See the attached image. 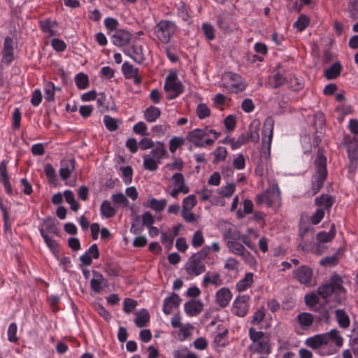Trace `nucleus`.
<instances>
[{
    "label": "nucleus",
    "instance_id": "4468645a",
    "mask_svg": "<svg viewBox=\"0 0 358 358\" xmlns=\"http://www.w3.org/2000/svg\"><path fill=\"white\" fill-rule=\"evenodd\" d=\"M181 302V299L178 294L172 293V294L164 300L163 312L166 315L171 313L173 308H178Z\"/></svg>",
    "mask_w": 358,
    "mask_h": 358
},
{
    "label": "nucleus",
    "instance_id": "774afa93",
    "mask_svg": "<svg viewBox=\"0 0 358 358\" xmlns=\"http://www.w3.org/2000/svg\"><path fill=\"white\" fill-rule=\"evenodd\" d=\"M202 29L204 35L208 40H213L215 38V30L213 27L208 23H204L202 25Z\"/></svg>",
    "mask_w": 358,
    "mask_h": 358
},
{
    "label": "nucleus",
    "instance_id": "a211bd4d",
    "mask_svg": "<svg viewBox=\"0 0 358 358\" xmlns=\"http://www.w3.org/2000/svg\"><path fill=\"white\" fill-rule=\"evenodd\" d=\"M227 245L231 252L241 255L245 259L248 258L252 259V256L250 255V252L244 248L241 243L237 242V241H228Z\"/></svg>",
    "mask_w": 358,
    "mask_h": 358
},
{
    "label": "nucleus",
    "instance_id": "412c9836",
    "mask_svg": "<svg viewBox=\"0 0 358 358\" xmlns=\"http://www.w3.org/2000/svg\"><path fill=\"white\" fill-rule=\"evenodd\" d=\"M222 283V280L218 273H211L210 272H208L202 281L203 286L205 287H207L209 284L220 286Z\"/></svg>",
    "mask_w": 358,
    "mask_h": 358
},
{
    "label": "nucleus",
    "instance_id": "2f4dec72",
    "mask_svg": "<svg viewBox=\"0 0 358 358\" xmlns=\"http://www.w3.org/2000/svg\"><path fill=\"white\" fill-rule=\"evenodd\" d=\"M206 131L207 128H206L205 129H195L187 134V140L189 141V142L202 140L205 136L208 135Z\"/></svg>",
    "mask_w": 358,
    "mask_h": 358
},
{
    "label": "nucleus",
    "instance_id": "cd10ccee",
    "mask_svg": "<svg viewBox=\"0 0 358 358\" xmlns=\"http://www.w3.org/2000/svg\"><path fill=\"white\" fill-rule=\"evenodd\" d=\"M161 115V110L159 108L150 106L147 108L144 112V117L148 122L156 121Z\"/></svg>",
    "mask_w": 358,
    "mask_h": 358
},
{
    "label": "nucleus",
    "instance_id": "c03bdc74",
    "mask_svg": "<svg viewBox=\"0 0 358 358\" xmlns=\"http://www.w3.org/2000/svg\"><path fill=\"white\" fill-rule=\"evenodd\" d=\"M118 120L110 117V115H105L103 117V123L105 127L110 131H116L118 129Z\"/></svg>",
    "mask_w": 358,
    "mask_h": 358
},
{
    "label": "nucleus",
    "instance_id": "aec40b11",
    "mask_svg": "<svg viewBox=\"0 0 358 358\" xmlns=\"http://www.w3.org/2000/svg\"><path fill=\"white\" fill-rule=\"evenodd\" d=\"M249 350L251 352L257 354L268 355L271 352L268 340L265 339L252 343L249 346Z\"/></svg>",
    "mask_w": 358,
    "mask_h": 358
},
{
    "label": "nucleus",
    "instance_id": "09e8293b",
    "mask_svg": "<svg viewBox=\"0 0 358 358\" xmlns=\"http://www.w3.org/2000/svg\"><path fill=\"white\" fill-rule=\"evenodd\" d=\"M309 24V18L304 15L299 17L298 20L294 23V27L299 31H302L304 30Z\"/></svg>",
    "mask_w": 358,
    "mask_h": 358
},
{
    "label": "nucleus",
    "instance_id": "e2e57ef3",
    "mask_svg": "<svg viewBox=\"0 0 358 358\" xmlns=\"http://www.w3.org/2000/svg\"><path fill=\"white\" fill-rule=\"evenodd\" d=\"M196 114L200 119H204L210 115V109L206 104L200 103L196 108Z\"/></svg>",
    "mask_w": 358,
    "mask_h": 358
},
{
    "label": "nucleus",
    "instance_id": "473e14b6",
    "mask_svg": "<svg viewBox=\"0 0 358 358\" xmlns=\"http://www.w3.org/2000/svg\"><path fill=\"white\" fill-rule=\"evenodd\" d=\"M252 282L253 274L252 273H248L245 274L244 278L238 282L236 288L238 291H244L252 285Z\"/></svg>",
    "mask_w": 358,
    "mask_h": 358
},
{
    "label": "nucleus",
    "instance_id": "7ed1b4c3",
    "mask_svg": "<svg viewBox=\"0 0 358 358\" xmlns=\"http://www.w3.org/2000/svg\"><path fill=\"white\" fill-rule=\"evenodd\" d=\"M210 252V247L205 246L199 252L193 254L185 265L187 273L192 276H198L204 273L206 269L203 262Z\"/></svg>",
    "mask_w": 358,
    "mask_h": 358
},
{
    "label": "nucleus",
    "instance_id": "b1692460",
    "mask_svg": "<svg viewBox=\"0 0 358 358\" xmlns=\"http://www.w3.org/2000/svg\"><path fill=\"white\" fill-rule=\"evenodd\" d=\"M342 70V66L340 62H336L329 69L324 70V76L327 80H333L338 77Z\"/></svg>",
    "mask_w": 358,
    "mask_h": 358
},
{
    "label": "nucleus",
    "instance_id": "dca6fc26",
    "mask_svg": "<svg viewBox=\"0 0 358 358\" xmlns=\"http://www.w3.org/2000/svg\"><path fill=\"white\" fill-rule=\"evenodd\" d=\"M184 309L187 315L196 316L203 310V304L200 301L192 299L185 303Z\"/></svg>",
    "mask_w": 358,
    "mask_h": 358
},
{
    "label": "nucleus",
    "instance_id": "603ef678",
    "mask_svg": "<svg viewBox=\"0 0 358 358\" xmlns=\"http://www.w3.org/2000/svg\"><path fill=\"white\" fill-rule=\"evenodd\" d=\"M338 263L336 254L332 256L326 257L320 261V264L323 266L331 267L336 266Z\"/></svg>",
    "mask_w": 358,
    "mask_h": 358
},
{
    "label": "nucleus",
    "instance_id": "49530a36",
    "mask_svg": "<svg viewBox=\"0 0 358 358\" xmlns=\"http://www.w3.org/2000/svg\"><path fill=\"white\" fill-rule=\"evenodd\" d=\"M55 86L52 82H48L46 83L45 87V99L48 102H52L55 100Z\"/></svg>",
    "mask_w": 358,
    "mask_h": 358
},
{
    "label": "nucleus",
    "instance_id": "6e6d98bb",
    "mask_svg": "<svg viewBox=\"0 0 358 358\" xmlns=\"http://www.w3.org/2000/svg\"><path fill=\"white\" fill-rule=\"evenodd\" d=\"M306 305L309 306L310 309H315L316 305L319 303V298L315 294H306L304 298Z\"/></svg>",
    "mask_w": 358,
    "mask_h": 358
},
{
    "label": "nucleus",
    "instance_id": "2eb2a0df",
    "mask_svg": "<svg viewBox=\"0 0 358 358\" xmlns=\"http://www.w3.org/2000/svg\"><path fill=\"white\" fill-rule=\"evenodd\" d=\"M13 44V40L11 37L6 36L5 38L3 48V59L7 64H10L14 59Z\"/></svg>",
    "mask_w": 358,
    "mask_h": 358
},
{
    "label": "nucleus",
    "instance_id": "c9c22d12",
    "mask_svg": "<svg viewBox=\"0 0 358 358\" xmlns=\"http://www.w3.org/2000/svg\"><path fill=\"white\" fill-rule=\"evenodd\" d=\"M166 153V150L164 149V144L158 143V145L150 152V155H148L160 163L161 159Z\"/></svg>",
    "mask_w": 358,
    "mask_h": 358
},
{
    "label": "nucleus",
    "instance_id": "c756f323",
    "mask_svg": "<svg viewBox=\"0 0 358 358\" xmlns=\"http://www.w3.org/2000/svg\"><path fill=\"white\" fill-rule=\"evenodd\" d=\"M297 320L303 329H307L312 325L314 317L308 313H301L297 315Z\"/></svg>",
    "mask_w": 358,
    "mask_h": 358
},
{
    "label": "nucleus",
    "instance_id": "6ab92c4d",
    "mask_svg": "<svg viewBox=\"0 0 358 358\" xmlns=\"http://www.w3.org/2000/svg\"><path fill=\"white\" fill-rule=\"evenodd\" d=\"M231 297L230 290L227 287H222L216 293V302L221 308H224L228 306Z\"/></svg>",
    "mask_w": 358,
    "mask_h": 358
},
{
    "label": "nucleus",
    "instance_id": "4be33fe9",
    "mask_svg": "<svg viewBox=\"0 0 358 358\" xmlns=\"http://www.w3.org/2000/svg\"><path fill=\"white\" fill-rule=\"evenodd\" d=\"M93 278L90 281V286L92 289L96 292L99 293L102 289V284L105 279L101 273L96 271H93Z\"/></svg>",
    "mask_w": 358,
    "mask_h": 358
},
{
    "label": "nucleus",
    "instance_id": "58836bf2",
    "mask_svg": "<svg viewBox=\"0 0 358 358\" xmlns=\"http://www.w3.org/2000/svg\"><path fill=\"white\" fill-rule=\"evenodd\" d=\"M66 201L70 204L71 209L73 211H78L80 208L79 203L75 199L74 195L71 190H66L64 192Z\"/></svg>",
    "mask_w": 358,
    "mask_h": 358
},
{
    "label": "nucleus",
    "instance_id": "79ce46f5",
    "mask_svg": "<svg viewBox=\"0 0 358 358\" xmlns=\"http://www.w3.org/2000/svg\"><path fill=\"white\" fill-rule=\"evenodd\" d=\"M75 83L79 89H86L89 86L88 76L83 73H79L75 78Z\"/></svg>",
    "mask_w": 358,
    "mask_h": 358
},
{
    "label": "nucleus",
    "instance_id": "338daca9",
    "mask_svg": "<svg viewBox=\"0 0 358 358\" xmlns=\"http://www.w3.org/2000/svg\"><path fill=\"white\" fill-rule=\"evenodd\" d=\"M122 174L124 176V181L125 184L128 185L131 182L132 180V174L133 170L132 168L129 166H124L120 168Z\"/></svg>",
    "mask_w": 358,
    "mask_h": 358
},
{
    "label": "nucleus",
    "instance_id": "0eeeda50",
    "mask_svg": "<svg viewBox=\"0 0 358 358\" xmlns=\"http://www.w3.org/2000/svg\"><path fill=\"white\" fill-rule=\"evenodd\" d=\"M273 121L272 119H266L262 129V147H265V150L262 151V155L265 158H269L271 155V145L273 138Z\"/></svg>",
    "mask_w": 358,
    "mask_h": 358
},
{
    "label": "nucleus",
    "instance_id": "37998d69",
    "mask_svg": "<svg viewBox=\"0 0 358 358\" xmlns=\"http://www.w3.org/2000/svg\"><path fill=\"white\" fill-rule=\"evenodd\" d=\"M197 203L196 196L193 194L189 195L185 197L182 201V210L183 211H190Z\"/></svg>",
    "mask_w": 358,
    "mask_h": 358
},
{
    "label": "nucleus",
    "instance_id": "864d4df0",
    "mask_svg": "<svg viewBox=\"0 0 358 358\" xmlns=\"http://www.w3.org/2000/svg\"><path fill=\"white\" fill-rule=\"evenodd\" d=\"M223 237L224 239H229L231 240V241H234L241 239V234L235 228H229L224 233Z\"/></svg>",
    "mask_w": 358,
    "mask_h": 358
},
{
    "label": "nucleus",
    "instance_id": "a18cd8bd",
    "mask_svg": "<svg viewBox=\"0 0 358 358\" xmlns=\"http://www.w3.org/2000/svg\"><path fill=\"white\" fill-rule=\"evenodd\" d=\"M264 196L268 207H271L274 203H278L280 199V195L276 193H271L270 191H265Z\"/></svg>",
    "mask_w": 358,
    "mask_h": 358
},
{
    "label": "nucleus",
    "instance_id": "69168bd1",
    "mask_svg": "<svg viewBox=\"0 0 358 358\" xmlns=\"http://www.w3.org/2000/svg\"><path fill=\"white\" fill-rule=\"evenodd\" d=\"M113 201L118 205H123L127 206L129 201L122 193L115 194L112 195Z\"/></svg>",
    "mask_w": 358,
    "mask_h": 358
},
{
    "label": "nucleus",
    "instance_id": "f8f14e48",
    "mask_svg": "<svg viewBox=\"0 0 358 358\" xmlns=\"http://www.w3.org/2000/svg\"><path fill=\"white\" fill-rule=\"evenodd\" d=\"M248 296H241L237 297L233 304V311L238 317H244L248 311V305L247 301Z\"/></svg>",
    "mask_w": 358,
    "mask_h": 358
},
{
    "label": "nucleus",
    "instance_id": "5fc2aeb1",
    "mask_svg": "<svg viewBox=\"0 0 358 358\" xmlns=\"http://www.w3.org/2000/svg\"><path fill=\"white\" fill-rule=\"evenodd\" d=\"M215 158L213 159V163L217 164L219 161H224L227 155V151L224 147H218L214 151Z\"/></svg>",
    "mask_w": 358,
    "mask_h": 358
},
{
    "label": "nucleus",
    "instance_id": "a19ab883",
    "mask_svg": "<svg viewBox=\"0 0 358 358\" xmlns=\"http://www.w3.org/2000/svg\"><path fill=\"white\" fill-rule=\"evenodd\" d=\"M56 22L50 20H45L41 22V27L42 30L48 33L50 36L57 35V32L53 29Z\"/></svg>",
    "mask_w": 358,
    "mask_h": 358
},
{
    "label": "nucleus",
    "instance_id": "bb28decb",
    "mask_svg": "<svg viewBox=\"0 0 358 358\" xmlns=\"http://www.w3.org/2000/svg\"><path fill=\"white\" fill-rule=\"evenodd\" d=\"M346 145H348V152L350 161V166L353 168H356L358 161V143Z\"/></svg>",
    "mask_w": 358,
    "mask_h": 358
},
{
    "label": "nucleus",
    "instance_id": "9d476101",
    "mask_svg": "<svg viewBox=\"0 0 358 358\" xmlns=\"http://www.w3.org/2000/svg\"><path fill=\"white\" fill-rule=\"evenodd\" d=\"M293 275L300 283L309 285L313 276V270L308 266H301L293 271Z\"/></svg>",
    "mask_w": 358,
    "mask_h": 358
},
{
    "label": "nucleus",
    "instance_id": "5701e85b",
    "mask_svg": "<svg viewBox=\"0 0 358 358\" xmlns=\"http://www.w3.org/2000/svg\"><path fill=\"white\" fill-rule=\"evenodd\" d=\"M334 202V198L328 194H322L320 196H317L315 199V205L323 208L322 209L329 210L332 206Z\"/></svg>",
    "mask_w": 358,
    "mask_h": 358
},
{
    "label": "nucleus",
    "instance_id": "1a4fd4ad",
    "mask_svg": "<svg viewBox=\"0 0 358 358\" xmlns=\"http://www.w3.org/2000/svg\"><path fill=\"white\" fill-rule=\"evenodd\" d=\"M131 34L125 29L116 30L111 36V41L117 47H124L129 44Z\"/></svg>",
    "mask_w": 358,
    "mask_h": 358
},
{
    "label": "nucleus",
    "instance_id": "3c124183",
    "mask_svg": "<svg viewBox=\"0 0 358 358\" xmlns=\"http://www.w3.org/2000/svg\"><path fill=\"white\" fill-rule=\"evenodd\" d=\"M185 143V139L182 137L174 136L169 142V150L173 153L176 150Z\"/></svg>",
    "mask_w": 358,
    "mask_h": 358
},
{
    "label": "nucleus",
    "instance_id": "c85d7f7f",
    "mask_svg": "<svg viewBox=\"0 0 358 358\" xmlns=\"http://www.w3.org/2000/svg\"><path fill=\"white\" fill-rule=\"evenodd\" d=\"M43 228L45 232L46 231L57 235L59 234V229L55 225V220L51 217H48L43 220V224L40 228Z\"/></svg>",
    "mask_w": 358,
    "mask_h": 358
},
{
    "label": "nucleus",
    "instance_id": "f3484780",
    "mask_svg": "<svg viewBox=\"0 0 358 358\" xmlns=\"http://www.w3.org/2000/svg\"><path fill=\"white\" fill-rule=\"evenodd\" d=\"M348 127L352 134V136L345 135L344 136L343 141L345 144L358 143V121L355 119L350 120Z\"/></svg>",
    "mask_w": 358,
    "mask_h": 358
},
{
    "label": "nucleus",
    "instance_id": "f257e3e1",
    "mask_svg": "<svg viewBox=\"0 0 358 358\" xmlns=\"http://www.w3.org/2000/svg\"><path fill=\"white\" fill-rule=\"evenodd\" d=\"M315 173L311 178L313 194H316L324 186L327 176V158L324 155V150L319 148L317 151L316 159L314 162Z\"/></svg>",
    "mask_w": 358,
    "mask_h": 358
},
{
    "label": "nucleus",
    "instance_id": "423d86ee",
    "mask_svg": "<svg viewBox=\"0 0 358 358\" xmlns=\"http://www.w3.org/2000/svg\"><path fill=\"white\" fill-rule=\"evenodd\" d=\"M176 30V26L174 22L169 20H162L157 24L155 31L162 43H167Z\"/></svg>",
    "mask_w": 358,
    "mask_h": 358
},
{
    "label": "nucleus",
    "instance_id": "8fccbe9b",
    "mask_svg": "<svg viewBox=\"0 0 358 358\" xmlns=\"http://www.w3.org/2000/svg\"><path fill=\"white\" fill-rule=\"evenodd\" d=\"M97 106L101 113L108 110V105L106 96L104 93H100L97 99Z\"/></svg>",
    "mask_w": 358,
    "mask_h": 358
},
{
    "label": "nucleus",
    "instance_id": "7c9ffc66",
    "mask_svg": "<svg viewBox=\"0 0 358 358\" xmlns=\"http://www.w3.org/2000/svg\"><path fill=\"white\" fill-rule=\"evenodd\" d=\"M330 308H327L323 305H320L313 309V311L318 313L319 315L317 317V320L319 321H324L325 323L328 324L329 322L330 318Z\"/></svg>",
    "mask_w": 358,
    "mask_h": 358
},
{
    "label": "nucleus",
    "instance_id": "a878e982",
    "mask_svg": "<svg viewBox=\"0 0 358 358\" xmlns=\"http://www.w3.org/2000/svg\"><path fill=\"white\" fill-rule=\"evenodd\" d=\"M134 322L138 327H145L150 320V314L146 309H141L136 313Z\"/></svg>",
    "mask_w": 358,
    "mask_h": 358
},
{
    "label": "nucleus",
    "instance_id": "393cba45",
    "mask_svg": "<svg viewBox=\"0 0 358 358\" xmlns=\"http://www.w3.org/2000/svg\"><path fill=\"white\" fill-rule=\"evenodd\" d=\"M335 315L341 328L347 329L350 326V317L343 309H337L335 311Z\"/></svg>",
    "mask_w": 358,
    "mask_h": 358
},
{
    "label": "nucleus",
    "instance_id": "6e6552de",
    "mask_svg": "<svg viewBox=\"0 0 358 358\" xmlns=\"http://www.w3.org/2000/svg\"><path fill=\"white\" fill-rule=\"evenodd\" d=\"M123 52L138 64H142L145 60L143 46L136 41L132 43L131 46L125 47L123 49Z\"/></svg>",
    "mask_w": 358,
    "mask_h": 358
},
{
    "label": "nucleus",
    "instance_id": "0e129e2a",
    "mask_svg": "<svg viewBox=\"0 0 358 358\" xmlns=\"http://www.w3.org/2000/svg\"><path fill=\"white\" fill-rule=\"evenodd\" d=\"M136 306H137L136 301L129 299V298H127L124 301L123 310L125 313H130L136 308Z\"/></svg>",
    "mask_w": 358,
    "mask_h": 358
},
{
    "label": "nucleus",
    "instance_id": "9b49d317",
    "mask_svg": "<svg viewBox=\"0 0 358 358\" xmlns=\"http://www.w3.org/2000/svg\"><path fill=\"white\" fill-rule=\"evenodd\" d=\"M122 71L127 79H134V83L136 85H139L141 83V76L139 75V69L134 67L130 63L125 62L122 66Z\"/></svg>",
    "mask_w": 358,
    "mask_h": 358
},
{
    "label": "nucleus",
    "instance_id": "e433bc0d",
    "mask_svg": "<svg viewBox=\"0 0 358 358\" xmlns=\"http://www.w3.org/2000/svg\"><path fill=\"white\" fill-rule=\"evenodd\" d=\"M101 211L103 216L106 218H110L115 216L116 210L111 206L108 201H103L101 205Z\"/></svg>",
    "mask_w": 358,
    "mask_h": 358
},
{
    "label": "nucleus",
    "instance_id": "052dcab7",
    "mask_svg": "<svg viewBox=\"0 0 358 358\" xmlns=\"http://www.w3.org/2000/svg\"><path fill=\"white\" fill-rule=\"evenodd\" d=\"M249 336L253 343L264 340V334L262 331H257L253 327L249 329Z\"/></svg>",
    "mask_w": 358,
    "mask_h": 358
},
{
    "label": "nucleus",
    "instance_id": "f03ea898",
    "mask_svg": "<svg viewBox=\"0 0 358 358\" xmlns=\"http://www.w3.org/2000/svg\"><path fill=\"white\" fill-rule=\"evenodd\" d=\"M330 342L335 343L338 347H341L343 344V338L336 329H333L327 333L316 334L308 338L305 341V345L312 350H316L324 348Z\"/></svg>",
    "mask_w": 358,
    "mask_h": 358
},
{
    "label": "nucleus",
    "instance_id": "f704fd0d",
    "mask_svg": "<svg viewBox=\"0 0 358 358\" xmlns=\"http://www.w3.org/2000/svg\"><path fill=\"white\" fill-rule=\"evenodd\" d=\"M166 205V199L157 200L156 199H152L148 201L146 206L152 208L157 212H161L163 210Z\"/></svg>",
    "mask_w": 358,
    "mask_h": 358
},
{
    "label": "nucleus",
    "instance_id": "72a5a7b5",
    "mask_svg": "<svg viewBox=\"0 0 358 358\" xmlns=\"http://www.w3.org/2000/svg\"><path fill=\"white\" fill-rule=\"evenodd\" d=\"M287 82L286 78L279 71H278L273 77L270 79L269 85L275 89L281 87Z\"/></svg>",
    "mask_w": 358,
    "mask_h": 358
},
{
    "label": "nucleus",
    "instance_id": "680f3d73",
    "mask_svg": "<svg viewBox=\"0 0 358 358\" xmlns=\"http://www.w3.org/2000/svg\"><path fill=\"white\" fill-rule=\"evenodd\" d=\"M17 327L15 323H11L8 329V341L13 343H16L18 338L16 336Z\"/></svg>",
    "mask_w": 358,
    "mask_h": 358
},
{
    "label": "nucleus",
    "instance_id": "39448f33",
    "mask_svg": "<svg viewBox=\"0 0 358 358\" xmlns=\"http://www.w3.org/2000/svg\"><path fill=\"white\" fill-rule=\"evenodd\" d=\"M164 90L168 93V99H174L183 92L184 87L182 84L178 80V76L175 71H171L166 76Z\"/></svg>",
    "mask_w": 358,
    "mask_h": 358
},
{
    "label": "nucleus",
    "instance_id": "de8ad7c7",
    "mask_svg": "<svg viewBox=\"0 0 358 358\" xmlns=\"http://www.w3.org/2000/svg\"><path fill=\"white\" fill-rule=\"evenodd\" d=\"M350 338V347L355 355H358V329H353Z\"/></svg>",
    "mask_w": 358,
    "mask_h": 358
},
{
    "label": "nucleus",
    "instance_id": "4d7b16f0",
    "mask_svg": "<svg viewBox=\"0 0 358 358\" xmlns=\"http://www.w3.org/2000/svg\"><path fill=\"white\" fill-rule=\"evenodd\" d=\"M335 236V232L321 231L317 234V240L320 243H328L331 241Z\"/></svg>",
    "mask_w": 358,
    "mask_h": 358
},
{
    "label": "nucleus",
    "instance_id": "4c0bfd02",
    "mask_svg": "<svg viewBox=\"0 0 358 358\" xmlns=\"http://www.w3.org/2000/svg\"><path fill=\"white\" fill-rule=\"evenodd\" d=\"M143 157V167L145 170H148L150 171H155L158 168V164H159L156 159L150 157V156L148 155H144Z\"/></svg>",
    "mask_w": 358,
    "mask_h": 358
},
{
    "label": "nucleus",
    "instance_id": "ddd939ff",
    "mask_svg": "<svg viewBox=\"0 0 358 358\" xmlns=\"http://www.w3.org/2000/svg\"><path fill=\"white\" fill-rule=\"evenodd\" d=\"M75 159L73 158L64 159L61 162L59 176L62 180H67L75 169Z\"/></svg>",
    "mask_w": 358,
    "mask_h": 358
},
{
    "label": "nucleus",
    "instance_id": "13d9d810",
    "mask_svg": "<svg viewBox=\"0 0 358 358\" xmlns=\"http://www.w3.org/2000/svg\"><path fill=\"white\" fill-rule=\"evenodd\" d=\"M45 173L50 183H55L56 180V173L50 164H46L44 167Z\"/></svg>",
    "mask_w": 358,
    "mask_h": 358
},
{
    "label": "nucleus",
    "instance_id": "ea45409f",
    "mask_svg": "<svg viewBox=\"0 0 358 358\" xmlns=\"http://www.w3.org/2000/svg\"><path fill=\"white\" fill-rule=\"evenodd\" d=\"M39 231L41 236L43 237L48 247L51 250V251H52L53 252H58V244L57 243V242L55 240L50 238L48 236L47 233L45 232V230L43 227L39 228Z\"/></svg>",
    "mask_w": 358,
    "mask_h": 358
},
{
    "label": "nucleus",
    "instance_id": "bf43d9fd",
    "mask_svg": "<svg viewBox=\"0 0 358 358\" xmlns=\"http://www.w3.org/2000/svg\"><path fill=\"white\" fill-rule=\"evenodd\" d=\"M204 243L203 234L201 231H196L192 237V245L194 248H199Z\"/></svg>",
    "mask_w": 358,
    "mask_h": 358
},
{
    "label": "nucleus",
    "instance_id": "20e7f679",
    "mask_svg": "<svg viewBox=\"0 0 358 358\" xmlns=\"http://www.w3.org/2000/svg\"><path fill=\"white\" fill-rule=\"evenodd\" d=\"M343 280L337 274L331 276L329 283L323 284L317 289V294L322 298L326 299L331 295L332 293H341L345 292L342 285Z\"/></svg>",
    "mask_w": 358,
    "mask_h": 358
}]
</instances>
